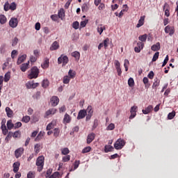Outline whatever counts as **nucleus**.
Returning a JSON list of instances; mask_svg holds the SVG:
<instances>
[{
	"label": "nucleus",
	"mask_w": 178,
	"mask_h": 178,
	"mask_svg": "<svg viewBox=\"0 0 178 178\" xmlns=\"http://www.w3.org/2000/svg\"><path fill=\"white\" fill-rule=\"evenodd\" d=\"M91 151V147L88 146L83 149L82 154H87Z\"/></svg>",
	"instance_id": "nucleus-44"
},
{
	"label": "nucleus",
	"mask_w": 178,
	"mask_h": 178,
	"mask_svg": "<svg viewBox=\"0 0 178 178\" xmlns=\"http://www.w3.org/2000/svg\"><path fill=\"white\" fill-rule=\"evenodd\" d=\"M126 145V142H124V140L122 138H119L116 140V142L114 144V147L115 149H122Z\"/></svg>",
	"instance_id": "nucleus-3"
},
{
	"label": "nucleus",
	"mask_w": 178,
	"mask_h": 178,
	"mask_svg": "<svg viewBox=\"0 0 178 178\" xmlns=\"http://www.w3.org/2000/svg\"><path fill=\"white\" fill-rule=\"evenodd\" d=\"M7 127H8V130H12V129H13V127H15V124H13V123H12V120H8L7 122Z\"/></svg>",
	"instance_id": "nucleus-38"
},
{
	"label": "nucleus",
	"mask_w": 178,
	"mask_h": 178,
	"mask_svg": "<svg viewBox=\"0 0 178 178\" xmlns=\"http://www.w3.org/2000/svg\"><path fill=\"white\" fill-rule=\"evenodd\" d=\"M152 51H159L161 49V43L157 42L156 44H153L151 47Z\"/></svg>",
	"instance_id": "nucleus-24"
},
{
	"label": "nucleus",
	"mask_w": 178,
	"mask_h": 178,
	"mask_svg": "<svg viewBox=\"0 0 178 178\" xmlns=\"http://www.w3.org/2000/svg\"><path fill=\"white\" fill-rule=\"evenodd\" d=\"M115 129V124L111 123L107 127L108 130H113Z\"/></svg>",
	"instance_id": "nucleus-61"
},
{
	"label": "nucleus",
	"mask_w": 178,
	"mask_h": 178,
	"mask_svg": "<svg viewBox=\"0 0 178 178\" xmlns=\"http://www.w3.org/2000/svg\"><path fill=\"white\" fill-rule=\"evenodd\" d=\"M79 26H80V24L77 21L74 22L73 24H72V27L75 30H77L79 29Z\"/></svg>",
	"instance_id": "nucleus-48"
},
{
	"label": "nucleus",
	"mask_w": 178,
	"mask_h": 178,
	"mask_svg": "<svg viewBox=\"0 0 178 178\" xmlns=\"http://www.w3.org/2000/svg\"><path fill=\"white\" fill-rule=\"evenodd\" d=\"M50 104L51 106H57V105L59 104V97L57 96H53L50 99Z\"/></svg>",
	"instance_id": "nucleus-7"
},
{
	"label": "nucleus",
	"mask_w": 178,
	"mask_h": 178,
	"mask_svg": "<svg viewBox=\"0 0 178 178\" xmlns=\"http://www.w3.org/2000/svg\"><path fill=\"white\" fill-rule=\"evenodd\" d=\"M17 5L15 2H13L10 4V10H16Z\"/></svg>",
	"instance_id": "nucleus-49"
},
{
	"label": "nucleus",
	"mask_w": 178,
	"mask_h": 178,
	"mask_svg": "<svg viewBox=\"0 0 178 178\" xmlns=\"http://www.w3.org/2000/svg\"><path fill=\"white\" fill-rule=\"evenodd\" d=\"M54 127V124L52 122H50L46 128V130H51V129Z\"/></svg>",
	"instance_id": "nucleus-63"
},
{
	"label": "nucleus",
	"mask_w": 178,
	"mask_h": 178,
	"mask_svg": "<svg viewBox=\"0 0 178 178\" xmlns=\"http://www.w3.org/2000/svg\"><path fill=\"white\" fill-rule=\"evenodd\" d=\"M71 79H72L69 76L66 75L63 77V82L64 84H69V83H70Z\"/></svg>",
	"instance_id": "nucleus-31"
},
{
	"label": "nucleus",
	"mask_w": 178,
	"mask_h": 178,
	"mask_svg": "<svg viewBox=\"0 0 178 178\" xmlns=\"http://www.w3.org/2000/svg\"><path fill=\"white\" fill-rule=\"evenodd\" d=\"M79 165H80V161H75L74 163V170H76V169L79 168Z\"/></svg>",
	"instance_id": "nucleus-54"
},
{
	"label": "nucleus",
	"mask_w": 178,
	"mask_h": 178,
	"mask_svg": "<svg viewBox=\"0 0 178 178\" xmlns=\"http://www.w3.org/2000/svg\"><path fill=\"white\" fill-rule=\"evenodd\" d=\"M18 24L19 21L17 20V18L13 17L9 21V26L12 27V29H16Z\"/></svg>",
	"instance_id": "nucleus-6"
},
{
	"label": "nucleus",
	"mask_w": 178,
	"mask_h": 178,
	"mask_svg": "<svg viewBox=\"0 0 178 178\" xmlns=\"http://www.w3.org/2000/svg\"><path fill=\"white\" fill-rule=\"evenodd\" d=\"M154 72L150 71L147 75V77L148 79H150V80H152V79H154Z\"/></svg>",
	"instance_id": "nucleus-57"
},
{
	"label": "nucleus",
	"mask_w": 178,
	"mask_h": 178,
	"mask_svg": "<svg viewBox=\"0 0 178 178\" xmlns=\"http://www.w3.org/2000/svg\"><path fill=\"white\" fill-rule=\"evenodd\" d=\"M59 133H60V131L58 128H55L54 132V137H58L59 136Z\"/></svg>",
	"instance_id": "nucleus-52"
},
{
	"label": "nucleus",
	"mask_w": 178,
	"mask_h": 178,
	"mask_svg": "<svg viewBox=\"0 0 178 178\" xmlns=\"http://www.w3.org/2000/svg\"><path fill=\"white\" fill-rule=\"evenodd\" d=\"M30 62L28 61V63H23L21 65L20 70H22V72H26V70H27V69H29V65Z\"/></svg>",
	"instance_id": "nucleus-28"
},
{
	"label": "nucleus",
	"mask_w": 178,
	"mask_h": 178,
	"mask_svg": "<svg viewBox=\"0 0 178 178\" xmlns=\"http://www.w3.org/2000/svg\"><path fill=\"white\" fill-rule=\"evenodd\" d=\"M97 30V33H99V35H101V34L104 33V30H105V26H104L102 24H100L98 25Z\"/></svg>",
	"instance_id": "nucleus-23"
},
{
	"label": "nucleus",
	"mask_w": 178,
	"mask_h": 178,
	"mask_svg": "<svg viewBox=\"0 0 178 178\" xmlns=\"http://www.w3.org/2000/svg\"><path fill=\"white\" fill-rule=\"evenodd\" d=\"M103 45L104 46V49H106L109 45V38H106L104 41H103Z\"/></svg>",
	"instance_id": "nucleus-40"
},
{
	"label": "nucleus",
	"mask_w": 178,
	"mask_h": 178,
	"mask_svg": "<svg viewBox=\"0 0 178 178\" xmlns=\"http://www.w3.org/2000/svg\"><path fill=\"white\" fill-rule=\"evenodd\" d=\"M44 156H39L36 160V165L38 166V171L41 172L44 169Z\"/></svg>",
	"instance_id": "nucleus-2"
},
{
	"label": "nucleus",
	"mask_w": 178,
	"mask_h": 178,
	"mask_svg": "<svg viewBox=\"0 0 178 178\" xmlns=\"http://www.w3.org/2000/svg\"><path fill=\"white\" fill-rule=\"evenodd\" d=\"M153 108L154 107L152 105H149L145 110H143L142 112L144 113V115H148V113H149Z\"/></svg>",
	"instance_id": "nucleus-21"
},
{
	"label": "nucleus",
	"mask_w": 178,
	"mask_h": 178,
	"mask_svg": "<svg viewBox=\"0 0 178 178\" xmlns=\"http://www.w3.org/2000/svg\"><path fill=\"white\" fill-rule=\"evenodd\" d=\"M28 79L30 80L33 79H37L38 77V74H40V70L37 67H33L29 72Z\"/></svg>",
	"instance_id": "nucleus-1"
},
{
	"label": "nucleus",
	"mask_w": 178,
	"mask_h": 178,
	"mask_svg": "<svg viewBox=\"0 0 178 178\" xmlns=\"http://www.w3.org/2000/svg\"><path fill=\"white\" fill-rule=\"evenodd\" d=\"M128 86L129 87H134V79L133 78H129L128 80Z\"/></svg>",
	"instance_id": "nucleus-43"
},
{
	"label": "nucleus",
	"mask_w": 178,
	"mask_h": 178,
	"mask_svg": "<svg viewBox=\"0 0 178 178\" xmlns=\"http://www.w3.org/2000/svg\"><path fill=\"white\" fill-rule=\"evenodd\" d=\"M58 110H56V108H52L49 109L47 111H46V116H50L52 115H55V113H56Z\"/></svg>",
	"instance_id": "nucleus-18"
},
{
	"label": "nucleus",
	"mask_w": 178,
	"mask_h": 178,
	"mask_svg": "<svg viewBox=\"0 0 178 178\" xmlns=\"http://www.w3.org/2000/svg\"><path fill=\"white\" fill-rule=\"evenodd\" d=\"M147 34H144V35H140L138 37V40L142 42H145V41H147Z\"/></svg>",
	"instance_id": "nucleus-36"
},
{
	"label": "nucleus",
	"mask_w": 178,
	"mask_h": 178,
	"mask_svg": "<svg viewBox=\"0 0 178 178\" xmlns=\"http://www.w3.org/2000/svg\"><path fill=\"white\" fill-rule=\"evenodd\" d=\"M18 41H19V39H17V38H15L12 42V47H15V45L17 44Z\"/></svg>",
	"instance_id": "nucleus-60"
},
{
	"label": "nucleus",
	"mask_w": 178,
	"mask_h": 178,
	"mask_svg": "<svg viewBox=\"0 0 178 178\" xmlns=\"http://www.w3.org/2000/svg\"><path fill=\"white\" fill-rule=\"evenodd\" d=\"M72 0H68V1H67V3L65 4V6H64V8H65V9H69V6H70V3H72Z\"/></svg>",
	"instance_id": "nucleus-58"
},
{
	"label": "nucleus",
	"mask_w": 178,
	"mask_h": 178,
	"mask_svg": "<svg viewBox=\"0 0 178 178\" xmlns=\"http://www.w3.org/2000/svg\"><path fill=\"white\" fill-rule=\"evenodd\" d=\"M105 152H111L113 151V147L111 145H106L104 147Z\"/></svg>",
	"instance_id": "nucleus-39"
},
{
	"label": "nucleus",
	"mask_w": 178,
	"mask_h": 178,
	"mask_svg": "<svg viewBox=\"0 0 178 178\" xmlns=\"http://www.w3.org/2000/svg\"><path fill=\"white\" fill-rule=\"evenodd\" d=\"M30 60L32 63H34V62H37V57L35 56H31L30 58Z\"/></svg>",
	"instance_id": "nucleus-62"
},
{
	"label": "nucleus",
	"mask_w": 178,
	"mask_h": 178,
	"mask_svg": "<svg viewBox=\"0 0 178 178\" xmlns=\"http://www.w3.org/2000/svg\"><path fill=\"white\" fill-rule=\"evenodd\" d=\"M138 107L137 106H134L131 108L130 112H137Z\"/></svg>",
	"instance_id": "nucleus-64"
},
{
	"label": "nucleus",
	"mask_w": 178,
	"mask_h": 178,
	"mask_svg": "<svg viewBox=\"0 0 178 178\" xmlns=\"http://www.w3.org/2000/svg\"><path fill=\"white\" fill-rule=\"evenodd\" d=\"M13 168L14 173H17L19 172V168H20V163L19 161L14 163Z\"/></svg>",
	"instance_id": "nucleus-16"
},
{
	"label": "nucleus",
	"mask_w": 178,
	"mask_h": 178,
	"mask_svg": "<svg viewBox=\"0 0 178 178\" xmlns=\"http://www.w3.org/2000/svg\"><path fill=\"white\" fill-rule=\"evenodd\" d=\"M7 19L4 15H0V23L1 24H5L6 23Z\"/></svg>",
	"instance_id": "nucleus-33"
},
{
	"label": "nucleus",
	"mask_w": 178,
	"mask_h": 178,
	"mask_svg": "<svg viewBox=\"0 0 178 178\" xmlns=\"http://www.w3.org/2000/svg\"><path fill=\"white\" fill-rule=\"evenodd\" d=\"M86 111L87 115L86 119H91V116H92V113H94V111H92V106H88Z\"/></svg>",
	"instance_id": "nucleus-10"
},
{
	"label": "nucleus",
	"mask_w": 178,
	"mask_h": 178,
	"mask_svg": "<svg viewBox=\"0 0 178 178\" xmlns=\"http://www.w3.org/2000/svg\"><path fill=\"white\" fill-rule=\"evenodd\" d=\"M27 177L28 178H34V177H35V173L29 172L27 175Z\"/></svg>",
	"instance_id": "nucleus-56"
},
{
	"label": "nucleus",
	"mask_w": 178,
	"mask_h": 178,
	"mask_svg": "<svg viewBox=\"0 0 178 178\" xmlns=\"http://www.w3.org/2000/svg\"><path fill=\"white\" fill-rule=\"evenodd\" d=\"M10 80V72H7L4 76V81L5 83H8Z\"/></svg>",
	"instance_id": "nucleus-41"
},
{
	"label": "nucleus",
	"mask_w": 178,
	"mask_h": 178,
	"mask_svg": "<svg viewBox=\"0 0 178 178\" xmlns=\"http://www.w3.org/2000/svg\"><path fill=\"white\" fill-rule=\"evenodd\" d=\"M59 42L55 41L53 42L50 47L51 51H56V49H59Z\"/></svg>",
	"instance_id": "nucleus-17"
},
{
	"label": "nucleus",
	"mask_w": 178,
	"mask_h": 178,
	"mask_svg": "<svg viewBox=\"0 0 178 178\" xmlns=\"http://www.w3.org/2000/svg\"><path fill=\"white\" fill-rule=\"evenodd\" d=\"M163 10L165 11V16L169 17V16H170V13L169 11V4H168V3H164Z\"/></svg>",
	"instance_id": "nucleus-13"
},
{
	"label": "nucleus",
	"mask_w": 178,
	"mask_h": 178,
	"mask_svg": "<svg viewBox=\"0 0 178 178\" xmlns=\"http://www.w3.org/2000/svg\"><path fill=\"white\" fill-rule=\"evenodd\" d=\"M26 58H27V55H26V54H24V55L18 57L17 64L21 65V63H23V62H24V60H26Z\"/></svg>",
	"instance_id": "nucleus-19"
},
{
	"label": "nucleus",
	"mask_w": 178,
	"mask_h": 178,
	"mask_svg": "<svg viewBox=\"0 0 178 178\" xmlns=\"http://www.w3.org/2000/svg\"><path fill=\"white\" fill-rule=\"evenodd\" d=\"M164 31L166 34H168L171 37L175 34V27L174 26H167L165 27Z\"/></svg>",
	"instance_id": "nucleus-5"
},
{
	"label": "nucleus",
	"mask_w": 178,
	"mask_h": 178,
	"mask_svg": "<svg viewBox=\"0 0 178 178\" xmlns=\"http://www.w3.org/2000/svg\"><path fill=\"white\" fill-rule=\"evenodd\" d=\"M42 137H44V132L40 131L35 138V141H40V140H42Z\"/></svg>",
	"instance_id": "nucleus-37"
},
{
	"label": "nucleus",
	"mask_w": 178,
	"mask_h": 178,
	"mask_svg": "<svg viewBox=\"0 0 178 178\" xmlns=\"http://www.w3.org/2000/svg\"><path fill=\"white\" fill-rule=\"evenodd\" d=\"M143 48H144V43H143V42H138L137 43V47H136L134 48V51L137 54H140V52H141V49H143Z\"/></svg>",
	"instance_id": "nucleus-11"
},
{
	"label": "nucleus",
	"mask_w": 178,
	"mask_h": 178,
	"mask_svg": "<svg viewBox=\"0 0 178 178\" xmlns=\"http://www.w3.org/2000/svg\"><path fill=\"white\" fill-rule=\"evenodd\" d=\"M160 83H161V81H159V79H154V82L153 83V85H152L153 90H156L158 87H159Z\"/></svg>",
	"instance_id": "nucleus-22"
},
{
	"label": "nucleus",
	"mask_w": 178,
	"mask_h": 178,
	"mask_svg": "<svg viewBox=\"0 0 178 178\" xmlns=\"http://www.w3.org/2000/svg\"><path fill=\"white\" fill-rule=\"evenodd\" d=\"M158 58H159V51H157L154 54L152 58V62H156L158 60Z\"/></svg>",
	"instance_id": "nucleus-42"
},
{
	"label": "nucleus",
	"mask_w": 178,
	"mask_h": 178,
	"mask_svg": "<svg viewBox=\"0 0 178 178\" xmlns=\"http://www.w3.org/2000/svg\"><path fill=\"white\" fill-rule=\"evenodd\" d=\"M114 65L115 66V69L117 70L118 76H122V68H120V63L119 62V60H115L114 62Z\"/></svg>",
	"instance_id": "nucleus-8"
},
{
	"label": "nucleus",
	"mask_w": 178,
	"mask_h": 178,
	"mask_svg": "<svg viewBox=\"0 0 178 178\" xmlns=\"http://www.w3.org/2000/svg\"><path fill=\"white\" fill-rule=\"evenodd\" d=\"M59 178L62 177V175L59 172H55L54 174H52L49 178Z\"/></svg>",
	"instance_id": "nucleus-35"
},
{
	"label": "nucleus",
	"mask_w": 178,
	"mask_h": 178,
	"mask_svg": "<svg viewBox=\"0 0 178 178\" xmlns=\"http://www.w3.org/2000/svg\"><path fill=\"white\" fill-rule=\"evenodd\" d=\"M6 112L8 118H12V116H13V111H12L10 107L6 108Z\"/></svg>",
	"instance_id": "nucleus-25"
},
{
	"label": "nucleus",
	"mask_w": 178,
	"mask_h": 178,
	"mask_svg": "<svg viewBox=\"0 0 178 178\" xmlns=\"http://www.w3.org/2000/svg\"><path fill=\"white\" fill-rule=\"evenodd\" d=\"M16 56H17V50H13V51L11 52L12 59H15L16 58Z\"/></svg>",
	"instance_id": "nucleus-51"
},
{
	"label": "nucleus",
	"mask_w": 178,
	"mask_h": 178,
	"mask_svg": "<svg viewBox=\"0 0 178 178\" xmlns=\"http://www.w3.org/2000/svg\"><path fill=\"white\" fill-rule=\"evenodd\" d=\"M86 115H87V111L86 110H81L78 113V116H77L78 120H80V119H84Z\"/></svg>",
	"instance_id": "nucleus-14"
},
{
	"label": "nucleus",
	"mask_w": 178,
	"mask_h": 178,
	"mask_svg": "<svg viewBox=\"0 0 178 178\" xmlns=\"http://www.w3.org/2000/svg\"><path fill=\"white\" fill-rule=\"evenodd\" d=\"M10 4H9L8 2H6L4 5V10L6 12H8V10H10Z\"/></svg>",
	"instance_id": "nucleus-53"
},
{
	"label": "nucleus",
	"mask_w": 178,
	"mask_h": 178,
	"mask_svg": "<svg viewBox=\"0 0 178 178\" xmlns=\"http://www.w3.org/2000/svg\"><path fill=\"white\" fill-rule=\"evenodd\" d=\"M93 140H95V134L91 133L88 135L87 137V144H91L92 143Z\"/></svg>",
	"instance_id": "nucleus-12"
},
{
	"label": "nucleus",
	"mask_w": 178,
	"mask_h": 178,
	"mask_svg": "<svg viewBox=\"0 0 178 178\" xmlns=\"http://www.w3.org/2000/svg\"><path fill=\"white\" fill-rule=\"evenodd\" d=\"M72 122V117L69 114L65 113L63 118V123H70Z\"/></svg>",
	"instance_id": "nucleus-20"
},
{
	"label": "nucleus",
	"mask_w": 178,
	"mask_h": 178,
	"mask_svg": "<svg viewBox=\"0 0 178 178\" xmlns=\"http://www.w3.org/2000/svg\"><path fill=\"white\" fill-rule=\"evenodd\" d=\"M38 83H34L33 81H29L26 83L27 88H37L38 87Z\"/></svg>",
	"instance_id": "nucleus-15"
},
{
	"label": "nucleus",
	"mask_w": 178,
	"mask_h": 178,
	"mask_svg": "<svg viewBox=\"0 0 178 178\" xmlns=\"http://www.w3.org/2000/svg\"><path fill=\"white\" fill-rule=\"evenodd\" d=\"M176 116V111H173L171 113H169L168 115V120H172Z\"/></svg>",
	"instance_id": "nucleus-34"
},
{
	"label": "nucleus",
	"mask_w": 178,
	"mask_h": 178,
	"mask_svg": "<svg viewBox=\"0 0 178 178\" xmlns=\"http://www.w3.org/2000/svg\"><path fill=\"white\" fill-rule=\"evenodd\" d=\"M58 65H60V63H63V66H65V65H67L69 63V58L67 56L61 55L58 58Z\"/></svg>",
	"instance_id": "nucleus-4"
},
{
	"label": "nucleus",
	"mask_w": 178,
	"mask_h": 178,
	"mask_svg": "<svg viewBox=\"0 0 178 178\" xmlns=\"http://www.w3.org/2000/svg\"><path fill=\"white\" fill-rule=\"evenodd\" d=\"M69 152H70V151L69 150V148L65 147L61 149V154H63V155H67V154H69Z\"/></svg>",
	"instance_id": "nucleus-46"
},
{
	"label": "nucleus",
	"mask_w": 178,
	"mask_h": 178,
	"mask_svg": "<svg viewBox=\"0 0 178 178\" xmlns=\"http://www.w3.org/2000/svg\"><path fill=\"white\" fill-rule=\"evenodd\" d=\"M72 56H73V58H75V59L76 60H80V52L79 51H74L72 53Z\"/></svg>",
	"instance_id": "nucleus-29"
},
{
	"label": "nucleus",
	"mask_w": 178,
	"mask_h": 178,
	"mask_svg": "<svg viewBox=\"0 0 178 178\" xmlns=\"http://www.w3.org/2000/svg\"><path fill=\"white\" fill-rule=\"evenodd\" d=\"M22 133L20 131H16L13 134V138H20Z\"/></svg>",
	"instance_id": "nucleus-32"
},
{
	"label": "nucleus",
	"mask_w": 178,
	"mask_h": 178,
	"mask_svg": "<svg viewBox=\"0 0 178 178\" xmlns=\"http://www.w3.org/2000/svg\"><path fill=\"white\" fill-rule=\"evenodd\" d=\"M145 19V17H140V19L138 20V23L136 25V27L139 29L141 26H144V20Z\"/></svg>",
	"instance_id": "nucleus-26"
},
{
	"label": "nucleus",
	"mask_w": 178,
	"mask_h": 178,
	"mask_svg": "<svg viewBox=\"0 0 178 178\" xmlns=\"http://www.w3.org/2000/svg\"><path fill=\"white\" fill-rule=\"evenodd\" d=\"M30 116L29 115L24 116L22 118V122L24 123H29L30 122Z\"/></svg>",
	"instance_id": "nucleus-47"
},
{
	"label": "nucleus",
	"mask_w": 178,
	"mask_h": 178,
	"mask_svg": "<svg viewBox=\"0 0 178 178\" xmlns=\"http://www.w3.org/2000/svg\"><path fill=\"white\" fill-rule=\"evenodd\" d=\"M24 152V148L19 147V148L17 149L15 151V158H20V156H22V155H23Z\"/></svg>",
	"instance_id": "nucleus-9"
},
{
	"label": "nucleus",
	"mask_w": 178,
	"mask_h": 178,
	"mask_svg": "<svg viewBox=\"0 0 178 178\" xmlns=\"http://www.w3.org/2000/svg\"><path fill=\"white\" fill-rule=\"evenodd\" d=\"M87 23H88V20L82 21L80 23L81 27H86L87 26Z\"/></svg>",
	"instance_id": "nucleus-59"
},
{
	"label": "nucleus",
	"mask_w": 178,
	"mask_h": 178,
	"mask_svg": "<svg viewBox=\"0 0 178 178\" xmlns=\"http://www.w3.org/2000/svg\"><path fill=\"white\" fill-rule=\"evenodd\" d=\"M81 10L82 12H87V10H88V6H87V3H83L82 5Z\"/></svg>",
	"instance_id": "nucleus-50"
},
{
	"label": "nucleus",
	"mask_w": 178,
	"mask_h": 178,
	"mask_svg": "<svg viewBox=\"0 0 178 178\" xmlns=\"http://www.w3.org/2000/svg\"><path fill=\"white\" fill-rule=\"evenodd\" d=\"M58 16L61 20H63V17H65V10L63 8H60L58 13Z\"/></svg>",
	"instance_id": "nucleus-27"
},
{
	"label": "nucleus",
	"mask_w": 178,
	"mask_h": 178,
	"mask_svg": "<svg viewBox=\"0 0 178 178\" xmlns=\"http://www.w3.org/2000/svg\"><path fill=\"white\" fill-rule=\"evenodd\" d=\"M13 136V133H12V132H9L8 134V135L6 137V139H5L6 143H9V141H10V138H12Z\"/></svg>",
	"instance_id": "nucleus-45"
},
{
	"label": "nucleus",
	"mask_w": 178,
	"mask_h": 178,
	"mask_svg": "<svg viewBox=\"0 0 178 178\" xmlns=\"http://www.w3.org/2000/svg\"><path fill=\"white\" fill-rule=\"evenodd\" d=\"M70 161V155H67L63 157V161L69 162Z\"/></svg>",
	"instance_id": "nucleus-55"
},
{
	"label": "nucleus",
	"mask_w": 178,
	"mask_h": 178,
	"mask_svg": "<svg viewBox=\"0 0 178 178\" xmlns=\"http://www.w3.org/2000/svg\"><path fill=\"white\" fill-rule=\"evenodd\" d=\"M68 76L70 77L72 79H74V77H76V71H74L73 70H70L68 72Z\"/></svg>",
	"instance_id": "nucleus-30"
}]
</instances>
